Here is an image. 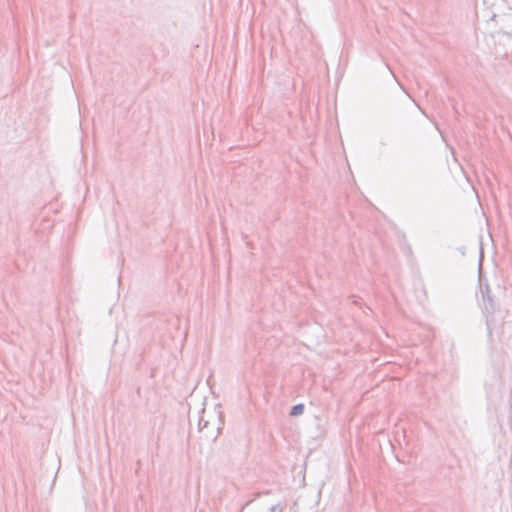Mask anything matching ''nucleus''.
I'll use <instances>...</instances> for the list:
<instances>
[{
    "label": "nucleus",
    "mask_w": 512,
    "mask_h": 512,
    "mask_svg": "<svg viewBox=\"0 0 512 512\" xmlns=\"http://www.w3.org/2000/svg\"><path fill=\"white\" fill-rule=\"evenodd\" d=\"M482 312L485 316V322L487 327L488 336L492 337L494 331L499 328L502 329L501 336L504 335L503 327L504 321L503 316H498L499 303L495 300L489 284L485 282L484 288H482Z\"/></svg>",
    "instance_id": "nucleus-1"
},
{
    "label": "nucleus",
    "mask_w": 512,
    "mask_h": 512,
    "mask_svg": "<svg viewBox=\"0 0 512 512\" xmlns=\"http://www.w3.org/2000/svg\"><path fill=\"white\" fill-rule=\"evenodd\" d=\"M499 32L504 35H512V14L500 17Z\"/></svg>",
    "instance_id": "nucleus-2"
},
{
    "label": "nucleus",
    "mask_w": 512,
    "mask_h": 512,
    "mask_svg": "<svg viewBox=\"0 0 512 512\" xmlns=\"http://www.w3.org/2000/svg\"><path fill=\"white\" fill-rule=\"evenodd\" d=\"M305 405L303 403H298L293 405L290 409L289 415L292 417L300 416L304 413Z\"/></svg>",
    "instance_id": "nucleus-3"
},
{
    "label": "nucleus",
    "mask_w": 512,
    "mask_h": 512,
    "mask_svg": "<svg viewBox=\"0 0 512 512\" xmlns=\"http://www.w3.org/2000/svg\"><path fill=\"white\" fill-rule=\"evenodd\" d=\"M488 283L487 279L483 276L482 274V270H481V267L479 268V287H480V292L482 293V288H484V284Z\"/></svg>",
    "instance_id": "nucleus-4"
},
{
    "label": "nucleus",
    "mask_w": 512,
    "mask_h": 512,
    "mask_svg": "<svg viewBox=\"0 0 512 512\" xmlns=\"http://www.w3.org/2000/svg\"><path fill=\"white\" fill-rule=\"evenodd\" d=\"M219 421H220L221 426L218 427V434L221 433L223 426H224V415L222 412H219Z\"/></svg>",
    "instance_id": "nucleus-5"
},
{
    "label": "nucleus",
    "mask_w": 512,
    "mask_h": 512,
    "mask_svg": "<svg viewBox=\"0 0 512 512\" xmlns=\"http://www.w3.org/2000/svg\"><path fill=\"white\" fill-rule=\"evenodd\" d=\"M208 421L204 420L203 418H200L199 420V429L200 430H203L204 428H206L208 426Z\"/></svg>",
    "instance_id": "nucleus-6"
},
{
    "label": "nucleus",
    "mask_w": 512,
    "mask_h": 512,
    "mask_svg": "<svg viewBox=\"0 0 512 512\" xmlns=\"http://www.w3.org/2000/svg\"><path fill=\"white\" fill-rule=\"evenodd\" d=\"M277 509V505H274L270 508V512H275Z\"/></svg>",
    "instance_id": "nucleus-7"
}]
</instances>
